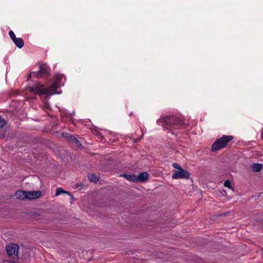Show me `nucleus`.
<instances>
[{
    "label": "nucleus",
    "mask_w": 263,
    "mask_h": 263,
    "mask_svg": "<svg viewBox=\"0 0 263 263\" xmlns=\"http://www.w3.org/2000/svg\"><path fill=\"white\" fill-rule=\"evenodd\" d=\"M13 43L18 48H22L24 44L23 39L20 37L17 38L16 40L14 41Z\"/></svg>",
    "instance_id": "12"
},
{
    "label": "nucleus",
    "mask_w": 263,
    "mask_h": 263,
    "mask_svg": "<svg viewBox=\"0 0 263 263\" xmlns=\"http://www.w3.org/2000/svg\"><path fill=\"white\" fill-rule=\"evenodd\" d=\"M7 124V121L0 116V128L3 127Z\"/></svg>",
    "instance_id": "17"
},
{
    "label": "nucleus",
    "mask_w": 263,
    "mask_h": 263,
    "mask_svg": "<svg viewBox=\"0 0 263 263\" xmlns=\"http://www.w3.org/2000/svg\"><path fill=\"white\" fill-rule=\"evenodd\" d=\"M190 173L186 170L181 169L180 171H175L172 174V178L174 179H185L187 180L190 178Z\"/></svg>",
    "instance_id": "5"
},
{
    "label": "nucleus",
    "mask_w": 263,
    "mask_h": 263,
    "mask_svg": "<svg viewBox=\"0 0 263 263\" xmlns=\"http://www.w3.org/2000/svg\"><path fill=\"white\" fill-rule=\"evenodd\" d=\"M148 178V174L146 172H143L138 175H136V182H142Z\"/></svg>",
    "instance_id": "8"
},
{
    "label": "nucleus",
    "mask_w": 263,
    "mask_h": 263,
    "mask_svg": "<svg viewBox=\"0 0 263 263\" xmlns=\"http://www.w3.org/2000/svg\"><path fill=\"white\" fill-rule=\"evenodd\" d=\"M88 177L91 182H97L99 180V176L95 174H90Z\"/></svg>",
    "instance_id": "14"
},
{
    "label": "nucleus",
    "mask_w": 263,
    "mask_h": 263,
    "mask_svg": "<svg viewBox=\"0 0 263 263\" xmlns=\"http://www.w3.org/2000/svg\"><path fill=\"white\" fill-rule=\"evenodd\" d=\"M63 136L67 141H69L71 142H72L73 140V138H74V136L68 133H63Z\"/></svg>",
    "instance_id": "15"
},
{
    "label": "nucleus",
    "mask_w": 263,
    "mask_h": 263,
    "mask_svg": "<svg viewBox=\"0 0 263 263\" xmlns=\"http://www.w3.org/2000/svg\"><path fill=\"white\" fill-rule=\"evenodd\" d=\"M184 121V119L181 116H166L158 120L157 122L164 128L174 130L180 128Z\"/></svg>",
    "instance_id": "2"
},
{
    "label": "nucleus",
    "mask_w": 263,
    "mask_h": 263,
    "mask_svg": "<svg viewBox=\"0 0 263 263\" xmlns=\"http://www.w3.org/2000/svg\"><path fill=\"white\" fill-rule=\"evenodd\" d=\"M41 192L40 191H26V200H34L41 197Z\"/></svg>",
    "instance_id": "7"
},
{
    "label": "nucleus",
    "mask_w": 263,
    "mask_h": 263,
    "mask_svg": "<svg viewBox=\"0 0 263 263\" xmlns=\"http://www.w3.org/2000/svg\"><path fill=\"white\" fill-rule=\"evenodd\" d=\"M251 168L253 172H259L261 170L262 165L260 163H254L252 165Z\"/></svg>",
    "instance_id": "11"
},
{
    "label": "nucleus",
    "mask_w": 263,
    "mask_h": 263,
    "mask_svg": "<svg viewBox=\"0 0 263 263\" xmlns=\"http://www.w3.org/2000/svg\"><path fill=\"white\" fill-rule=\"evenodd\" d=\"M172 134H173V135H174V134H175L176 136L177 135V133H175V132H173Z\"/></svg>",
    "instance_id": "21"
},
{
    "label": "nucleus",
    "mask_w": 263,
    "mask_h": 263,
    "mask_svg": "<svg viewBox=\"0 0 263 263\" xmlns=\"http://www.w3.org/2000/svg\"><path fill=\"white\" fill-rule=\"evenodd\" d=\"M19 247L17 245L12 243L7 246L6 251L9 256H16L18 255Z\"/></svg>",
    "instance_id": "6"
},
{
    "label": "nucleus",
    "mask_w": 263,
    "mask_h": 263,
    "mask_svg": "<svg viewBox=\"0 0 263 263\" xmlns=\"http://www.w3.org/2000/svg\"><path fill=\"white\" fill-rule=\"evenodd\" d=\"M9 35L13 42H14V41L16 40V39H17L13 31H10L9 32Z\"/></svg>",
    "instance_id": "19"
},
{
    "label": "nucleus",
    "mask_w": 263,
    "mask_h": 263,
    "mask_svg": "<svg viewBox=\"0 0 263 263\" xmlns=\"http://www.w3.org/2000/svg\"><path fill=\"white\" fill-rule=\"evenodd\" d=\"M172 165L174 168L178 170V171H180L181 170V169H183L180 166V165L178 163H174Z\"/></svg>",
    "instance_id": "20"
},
{
    "label": "nucleus",
    "mask_w": 263,
    "mask_h": 263,
    "mask_svg": "<svg viewBox=\"0 0 263 263\" xmlns=\"http://www.w3.org/2000/svg\"><path fill=\"white\" fill-rule=\"evenodd\" d=\"M63 79H65L64 76L59 74L55 77L53 83L48 89L45 88L43 85L36 83L34 86L28 87L27 89L28 91L38 95L40 97L44 96L45 98L47 99L48 96L55 94V90L59 87L64 85Z\"/></svg>",
    "instance_id": "1"
},
{
    "label": "nucleus",
    "mask_w": 263,
    "mask_h": 263,
    "mask_svg": "<svg viewBox=\"0 0 263 263\" xmlns=\"http://www.w3.org/2000/svg\"><path fill=\"white\" fill-rule=\"evenodd\" d=\"M73 140L71 143L73 144L74 146H76L77 147H80L81 145L79 140L76 137H74V138H73Z\"/></svg>",
    "instance_id": "16"
},
{
    "label": "nucleus",
    "mask_w": 263,
    "mask_h": 263,
    "mask_svg": "<svg viewBox=\"0 0 263 263\" xmlns=\"http://www.w3.org/2000/svg\"><path fill=\"white\" fill-rule=\"evenodd\" d=\"M15 196L20 200H26V191L19 190L16 192Z\"/></svg>",
    "instance_id": "9"
},
{
    "label": "nucleus",
    "mask_w": 263,
    "mask_h": 263,
    "mask_svg": "<svg viewBox=\"0 0 263 263\" xmlns=\"http://www.w3.org/2000/svg\"><path fill=\"white\" fill-rule=\"evenodd\" d=\"M224 186L226 187H228L230 189L232 188L231 182L229 180H226L224 182Z\"/></svg>",
    "instance_id": "18"
},
{
    "label": "nucleus",
    "mask_w": 263,
    "mask_h": 263,
    "mask_svg": "<svg viewBox=\"0 0 263 263\" xmlns=\"http://www.w3.org/2000/svg\"><path fill=\"white\" fill-rule=\"evenodd\" d=\"M121 176L124 177L125 178H126L127 180H128L129 181L136 182V175H133L131 174H125L121 175Z\"/></svg>",
    "instance_id": "10"
},
{
    "label": "nucleus",
    "mask_w": 263,
    "mask_h": 263,
    "mask_svg": "<svg viewBox=\"0 0 263 263\" xmlns=\"http://www.w3.org/2000/svg\"><path fill=\"white\" fill-rule=\"evenodd\" d=\"M39 70L37 71L31 72L28 77L29 78H42L46 77L49 73V67L45 64H40L39 66Z\"/></svg>",
    "instance_id": "4"
},
{
    "label": "nucleus",
    "mask_w": 263,
    "mask_h": 263,
    "mask_svg": "<svg viewBox=\"0 0 263 263\" xmlns=\"http://www.w3.org/2000/svg\"><path fill=\"white\" fill-rule=\"evenodd\" d=\"M234 139V137L231 135H223L221 137L217 139L213 143L212 146V151L216 152L223 147H226L228 143Z\"/></svg>",
    "instance_id": "3"
},
{
    "label": "nucleus",
    "mask_w": 263,
    "mask_h": 263,
    "mask_svg": "<svg viewBox=\"0 0 263 263\" xmlns=\"http://www.w3.org/2000/svg\"><path fill=\"white\" fill-rule=\"evenodd\" d=\"M61 193H65L68 194L71 196L72 198H73V196L70 195V194L68 192L64 191L61 187H58L56 190L55 196H59Z\"/></svg>",
    "instance_id": "13"
}]
</instances>
